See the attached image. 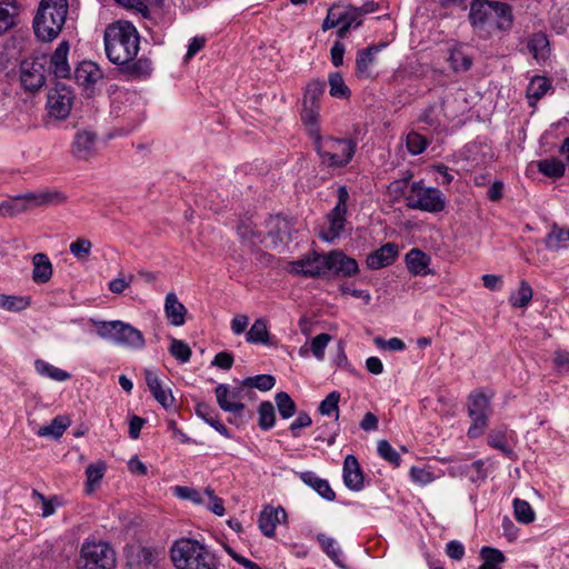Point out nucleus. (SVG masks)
Listing matches in <instances>:
<instances>
[{"mask_svg": "<svg viewBox=\"0 0 569 569\" xmlns=\"http://www.w3.org/2000/svg\"><path fill=\"white\" fill-rule=\"evenodd\" d=\"M103 42L108 60L118 66L121 73L130 78H147L151 74V60L147 57L137 58L140 36L131 22L110 23L104 29Z\"/></svg>", "mask_w": 569, "mask_h": 569, "instance_id": "obj_1", "label": "nucleus"}, {"mask_svg": "<svg viewBox=\"0 0 569 569\" xmlns=\"http://www.w3.org/2000/svg\"><path fill=\"white\" fill-rule=\"evenodd\" d=\"M468 18L475 30L487 33L509 31L513 24L511 7L501 1L473 0Z\"/></svg>", "mask_w": 569, "mask_h": 569, "instance_id": "obj_2", "label": "nucleus"}, {"mask_svg": "<svg viewBox=\"0 0 569 569\" xmlns=\"http://www.w3.org/2000/svg\"><path fill=\"white\" fill-rule=\"evenodd\" d=\"M69 10L68 0H40L32 20L38 40L51 42L61 33Z\"/></svg>", "mask_w": 569, "mask_h": 569, "instance_id": "obj_3", "label": "nucleus"}, {"mask_svg": "<svg viewBox=\"0 0 569 569\" xmlns=\"http://www.w3.org/2000/svg\"><path fill=\"white\" fill-rule=\"evenodd\" d=\"M171 559L177 569H217L216 556L193 539H181L171 548Z\"/></svg>", "mask_w": 569, "mask_h": 569, "instance_id": "obj_4", "label": "nucleus"}, {"mask_svg": "<svg viewBox=\"0 0 569 569\" xmlns=\"http://www.w3.org/2000/svg\"><path fill=\"white\" fill-rule=\"evenodd\" d=\"M315 149L323 166L328 168H345L356 153L357 142L350 138H322L319 132H317Z\"/></svg>", "mask_w": 569, "mask_h": 569, "instance_id": "obj_5", "label": "nucleus"}, {"mask_svg": "<svg viewBox=\"0 0 569 569\" xmlns=\"http://www.w3.org/2000/svg\"><path fill=\"white\" fill-rule=\"evenodd\" d=\"M117 556L104 541L84 540L81 545L77 569H114Z\"/></svg>", "mask_w": 569, "mask_h": 569, "instance_id": "obj_6", "label": "nucleus"}, {"mask_svg": "<svg viewBox=\"0 0 569 569\" xmlns=\"http://www.w3.org/2000/svg\"><path fill=\"white\" fill-rule=\"evenodd\" d=\"M406 204L410 209H419L427 212H440L446 207L443 193L432 187H427L422 181L411 183L408 193L405 194Z\"/></svg>", "mask_w": 569, "mask_h": 569, "instance_id": "obj_7", "label": "nucleus"}, {"mask_svg": "<svg viewBox=\"0 0 569 569\" xmlns=\"http://www.w3.org/2000/svg\"><path fill=\"white\" fill-rule=\"evenodd\" d=\"M97 332L103 339L133 349H142L146 343L140 330L120 320L98 322Z\"/></svg>", "mask_w": 569, "mask_h": 569, "instance_id": "obj_8", "label": "nucleus"}, {"mask_svg": "<svg viewBox=\"0 0 569 569\" xmlns=\"http://www.w3.org/2000/svg\"><path fill=\"white\" fill-rule=\"evenodd\" d=\"M490 398L482 392L473 391L468 398V413L472 425L468 429L469 438H478L483 433L490 415Z\"/></svg>", "mask_w": 569, "mask_h": 569, "instance_id": "obj_9", "label": "nucleus"}, {"mask_svg": "<svg viewBox=\"0 0 569 569\" xmlns=\"http://www.w3.org/2000/svg\"><path fill=\"white\" fill-rule=\"evenodd\" d=\"M337 198L336 206L327 216L329 228L321 234V238L328 242L339 238L345 230L347 203L349 200V192L346 186H339Z\"/></svg>", "mask_w": 569, "mask_h": 569, "instance_id": "obj_10", "label": "nucleus"}, {"mask_svg": "<svg viewBox=\"0 0 569 569\" xmlns=\"http://www.w3.org/2000/svg\"><path fill=\"white\" fill-rule=\"evenodd\" d=\"M74 94L71 88L64 84H57L47 97V109L50 117L58 120L66 119L72 108Z\"/></svg>", "mask_w": 569, "mask_h": 569, "instance_id": "obj_11", "label": "nucleus"}, {"mask_svg": "<svg viewBox=\"0 0 569 569\" xmlns=\"http://www.w3.org/2000/svg\"><path fill=\"white\" fill-rule=\"evenodd\" d=\"M327 274L331 273L338 278H350L358 273L359 267L353 258L346 256L342 251H331L326 254Z\"/></svg>", "mask_w": 569, "mask_h": 569, "instance_id": "obj_12", "label": "nucleus"}, {"mask_svg": "<svg viewBox=\"0 0 569 569\" xmlns=\"http://www.w3.org/2000/svg\"><path fill=\"white\" fill-rule=\"evenodd\" d=\"M21 86L26 91L36 92L46 83V69L38 60L23 61L20 73Z\"/></svg>", "mask_w": 569, "mask_h": 569, "instance_id": "obj_13", "label": "nucleus"}, {"mask_svg": "<svg viewBox=\"0 0 569 569\" xmlns=\"http://www.w3.org/2000/svg\"><path fill=\"white\" fill-rule=\"evenodd\" d=\"M160 551L150 547L131 548L127 553L128 569H158Z\"/></svg>", "mask_w": 569, "mask_h": 569, "instance_id": "obj_14", "label": "nucleus"}, {"mask_svg": "<svg viewBox=\"0 0 569 569\" xmlns=\"http://www.w3.org/2000/svg\"><path fill=\"white\" fill-rule=\"evenodd\" d=\"M326 254L312 252L305 259L293 262V270L305 277L317 278L327 276Z\"/></svg>", "mask_w": 569, "mask_h": 569, "instance_id": "obj_15", "label": "nucleus"}, {"mask_svg": "<svg viewBox=\"0 0 569 569\" xmlns=\"http://www.w3.org/2000/svg\"><path fill=\"white\" fill-rule=\"evenodd\" d=\"M342 478L345 486L352 491H360L365 487V476L356 456L348 455L343 460Z\"/></svg>", "mask_w": 569, "mask_h": 569, "instance_id": "obj_16", "label": "nucleus"}, {"mask_svg": "<svg viewBox=\"0 0 569 569\" xmlns=\"http://www.w3.org/2000/svg\"><path fill=\"white\" fill-rule=\"evenodd\" d=\"M97 133L91 130H78L71 146V153L79 160L89 159L96 151Z\"/></svg>", "mask_w": 569, "mask_h": 569, "instance_id": "obj_17", "label": "nucleus"}, {"mask_svg": "<svg viewBox=\"0 0 569 569\" xmlns=\"http://www.w3.org/2000/svg\"><path fill=\"white\" fill-rule=\"evenodd\" d=\"M241 391L240 388L230 391L227 385H219L214 390L219 407L226 412L241 413L244 410Z\"/></svg>", "mask_w": 569, "mask_h": 569, "instance_id": "obj_18", "label": "nucleus"}, {"mask_svg": "<svg viewBox=\"0 0 569 569\" xmlns=\"http://www.w3.org/2000/svg\"><path fill=\"white\" fill-rule=\"evenodd\" d=\"M146 383L153 398L164 408L169 409L174 405V398L169 388H164L158 373L153 370H144Z\"/></svg>", "mask_w": 569, "mask_h": 569, "instance_id": "obj_19", "label": "nucleus"}, {"mask_svg": "<svg viewBox=\"0 0 569 569\" xmlns=\"http://www.w3.org/2000/svg\"><path fill=\"white\" fill-rule=\"evenodd\" d=\"M398 254V246L396 243L388 242L368 254L366 263L369 269L378 270L390 266L397 259Z\"/></svg>", "mask_w": 569, "mask_h": 569, "instance_id": "obj_20", "label": "nucleus"}, {"mask_svg": "<svg viewBox=\"0 0 569 569\" xmlns=\"http://www.w3.org/2000/svg\"><path fill=\"white\" fill-rule=\"evenodd\" d=\"M103 78L100 67L92 61H82L74 70V79L79 86L91 89Z\"/></svg>", "mask_w": 569, "mask_h": 569, "instance_id": "obj_21", "label": "nucleus"}, {"mask_svg": "<svg viewBox=\"0 0 569 569\" xmlns=\"http://www.w3.org/2000/svg\"><path fill=\"white\" fill-rule=\"evenodd\" d=\"M287 515L283 508L266 507L259 515L258 525L259 529L266 537H273L276 527L286 519Z\"/></svg>", "mask_w": 569, "mask_h": 569, "instance_id": "obj_22", "label": "nucleus"}, {"mask_svg": "<svg viewBox=\"0 0 569 569\" xmlns=\"http://www.w3.org/2000/svg\"><path fill=\"white\" fill-rule=\"evenodd\" d=\"M69 42L61 41L50 57V69L57 78H68L70 76V66L68 62Z\"/></svg>", "mask_w": 569, "mask_h": 569, "instance_id": "obj_23", "label": "nucleus"}, {"mask_svg": "<svg viewBox=\"0 0 569 569\" xmlns=\"http://www.w3.org/2000/svg\"><path fill=\"white\" fill-rule=\"evenodd\" d=\"M32 208L60 206L67 201V196L58 189H43L38 192H29Z\"/></svg>", "mask_w": 569, "mask_h": 569, "instance_id": "obj_24", "label": "nucleus"}, {"mask_svg": "<svg viewBox=\"0 0 569 569\" xmlns=\"http://www.w3.org/2000/svg\"><path fill=\"white\" fill-rule=\"evenodd\" d=\"M164 313L171 326L180 327L186 322L187 308L178 300L174 292L166 296Z\"/></svg>", "mask_w": 569, "mask_h": 569, "instance_id": "obj_25", "label": "nucleus"}, {"mask_svg": "<svg viewBox=\"0 0 569 569\" xmlns=\"http://www.w3.org/2000/svg\"><path fill=\"white\" fill-rule=\"evenodd\" d=\"M408 271L413 276H427L432 273L429 269L430 257L420 249H411L406 254Z\"/></svg>", "mask_w": 569, "mask_h": 569, "instance_id": "obj_26", "label": "nucleus"}, {"mask_svg": "<svg viewBox=\"0 0 569 569\" xmlns=\"http://www.w3.org/2000/svg\"><path fill=\"white\" fill-rule=\"evenodd\" d=\"M299 477L305 485L312 488L325 500L333 501L336 499V492L328 480L318 477L313 471L301 472Z\"/></svg>", "mask_w": 569, "mask_h": 569, "instance_id": "obj_27", "label": "nucleus"}, {"mask_svg": "<svg viewBox=\"0 0 569 569\" xmlns=\"http://www.w3.org/2000/svg\"><path fill=\"white\" fill-rule=\"evenodd\" d=\"M385 47H387V43L382 42L379 44L369 46L358 51L356 59V70L360 77H370L371 73L369 67L373 63L375 56L378 52H380Z\"/></svg>", "mask_w": 569, "mask_h": 569, "instance_id": "obj_28", "label": "nucleus"}, {"mask_svg": "<svg viewBox=\"0 0 569 569\" xmlns=\"http://www.w3.org/2000/svg\"><path fill=\"white\" fill-rule=\"evenodd\" d=\"M29 192L20 196L12 197L0 203V214L2 217H13L24 211L31 210Z\"/></svg>", "mask_w": 569, "mask_h": 569, "instance_id": "obj_29", "label": "nucleus"}, {"mask_svg": "<svg viewBox=\"0 0 569 569\" xmlns=\"http://www.w3.org/2000/svg\"><path fill=\"white\" fill-rule=\"evenodd\" d=\"M32 280L36 283H47L52 277V263L46 253H36L32 258Z\"/></svg>", "mask_w": 569, "mask_h": 569, "instance_id": "obj_30", "label": "nucleus"}, {"mask_svg": "<svg viewBox=\"0 0 569 569\" xmlns=\"http://www.w3.org/2000/svg\"><path fill=\"white\" fill-rule=\"evenodd\" d=\"M246 340L253 345L274 346L268 330L267 321L263 318L256 319L246 333Z\"/></svg>", "mask_w": 569, "mask_h": 569, "instance_id": "obj_31", "label": "nucleus"}, {"mask_svg": "<svg viewBox=\"0 0 569 569\" xmlns=\"http://www.w3.org/2000/svg\"><path fill=\"white\" fill-rule=\"evenodd\" d=\"M196 413L203 419L209 426L217 430L221 436L229 439L231 435L228 428L219 420L216 410L207 403H198L196 406Z\"/></svg>", "mask_w": 569, "mask_h": 569, "instance_id": "obj_32", "label": "nucleus"}, {"mask_svg": "<svg viewBox=\"0 0 569 569\" xmlns=\"http://www.w3.org/2000/svg\"><path fill=\"white\" fill-rule=\"evenodd\" d=\"M447 61L456 73L468 71L472 66V58L463 51L460 44L448 49Z\"/></svg>", "mask_w": 569, "mask_h": 569, "instance_id": "obj_33", "label": "nucleus"}, {"mask_svg": "<svg viewBox=\"0 0 569 569\" xmlns=\"http://www.w3.org/2000/svg\"><path fill=\"white\" fill-rule=\"evenodd\" d=\"M19 13L17 0H3L0 2V34L6 33L16 24V18Z\"/></svg>", "mask_w": 569, "mask_h": 569, "instance_id": "obj_34", "label": "nucleus"}, {"mask_svg": "<svg viewBox=\"0 0 569 569\" xmlns=\"http://www.w3.org/2000/svg\"><path fill=\"white\" fill-rule=\"evenodd\" d=\"M316 539L319 542L323 552L333 561V563L337 567H339L341 569L347 568V566L343 562L342 557H341L342 551L333 538L328 537L327 535L320 532L316 536Z\"/></svg>", "mask_w": 569, "mask_h": 569, "instance_id": "obj_35", "label": "nucleus"}, {"mask_svg": "<svg viewBox=\"0 0 569 569\" xmlns=\"http://www.w3.org/2000/svg\"><path fill=\"white\" fill-rule=\"evenodd\" d=\"M529 52L536 60H546L549 56V40L542 32L533 33L527 43Z\"/></svg>", "mask_w": 569, "mask_h": 569, "instance_id": "obj_36", "label": "nucleus"}, {"mask_svg": "<svg viewBox=\"0 0 569 569\" xmlns=\"http://www.w3.org/2000/svg\"><path fill=\"white\" fill-rule=\"evenodd\" d=\"M537 168L540 173L552 179H559L563 177L566 171L565 163L553 157L537 161Z\"/></svg>", "mask_w": 569, "mask_h": 569, "instance_id": "obj_37", "label": "nucleus"}, {"mask_svg": "<svg viewBox=\"0 0 569 569\" xmlns=\"http://www.w3.org/2000/svg\"><path fill=\"white\" fill-rule=\"evenodd\" d=\"M70 425V420L64 416H57L47 426L41 427L38 430V436L40 437H51L53 439H59L67 428Z\"/></svg>", "mask_w": 569, "mask_h": 569, "instance_id": "obj_38", "label": "nucleus"}, {"mask_svg": "<svg viewBox=\"0 0 569 569\" xmlns=\"http://www.w3.org/2000/svg\"><path fill=\"white\" fill-rule=\"evenodd\" d=\"M480 557L483 562L479 569H501V565L506 561L502 551L491 547H482Z\"/></svg>", "mask_w": 569, "mask_h": 569, "instance_id": "obj_39", "label": "nucleus"}, {"mask_svg": "<svg viewBox=\"0 0 569 569\" xmlns=\"http://www.w3.org/2000/svg\"><path fill=\"white\" fill-rule=\"evenodd\" d=\"M326 91V82L319 79L311 80L307 86L303 94V106L319 107V100Z\"/></svg>", "mask_w": 569, "mask_h": 569, "instance_id": "obj_40", "label": "nucleus"}, {"mask_svg": "<svg viewBox=\"0 0 569 569\" xmlns=\"http://www.w3.org/2000/svg\"><path fill=\"white\" fill-rule=\"evenodd\" d=\"M107 470V466L103 461L99 460L94 463H90L86 468V486L87 491L92 492L96 486L101 481Z\"/></svg>", "mask_w": 569, "mask_h": 569, "instance_id": "obj_41", "label": "nucleus"}, {"mask_svg": "<svg viewBox=\"0 0 569 569\" xmlns=\"http://www.w3.org/2000/svg\"><path fill=\"white\" fill-rule=\"evenodd\" d=\"M533 291L526 280H521L519 288L509 297V303L513 308H526L532 299Z\"/></svg>", "mask_w": 569, "mask_h": 569, "instance_id": "obj_42", "label": "nucleus"}, {"mask_svg": "<svg viewBox=\"0 0 569 569\" xmlns=\"http://www.w3.org/2000/svg\"><path fill=\"white\" fill-rule=\"evenodd\" d=\"M513 513L517 521L529 525L535 521L536 513L530 503L520 498H515L512 501Z\"/></svg>", "mask_w": 569, "mask_h": 569, "instance_id": "obj_43", "label": "nucleus"}, {"mask_svg": "<svg viewBox=\"0 0 569 569\" xmlns=\"http://www.w3.org/2000/svg\"><path fill=\"white\" fill-rule=\"evenodd\" d=\"M329 93L333 98L347 99L350 97V89L346 86L342 76L339 72H332L328 78Z\"/></svg>", "mask_w": 569, "mask_h": 569, "instance_id": "obj_44", "label": "nucleus"}, {"mask_svg": "<svg viewBox=\"0 0 569 569\" xmlns=\"http://www.w3.org/2000/svg\"><path fill=\"white\" fill-rule=\"evenodd\" d=\"M34 367L38 373L49 377L56 381H66L70 378V375L67 371L57 368L44 360H36Z\"/></svg>", "mask_w": 569, "mask_h": 569, "instance_id": "obj_45", "label": "nucleus"}, {"mask_svg": "<svg viewBox=\"0 0 569 569\" xmlns=\"http://www.w3.org/2000/svg\"><path fill=\"white\" fill-rule=\"evenodd\" d=\"M550 89V81L546 77H533L527 87L528 99L540 100Z\"/></svg>", "mask_w": 569, "mask_h": 569, "instance_id": "obj_46", "label": "nucleus"}, {"mask_svg": "<svg viewBox=\"0 0 569 569\" xmlns=\"http://www.w3.org/2000/svg\"><path fill=\"white\" fill-rule=\"evenodd\" d=\"M274 401L282 419H289L295 416L297 406L287 392L280 391L276 393Z\"/></svg>", "mask_w": 569, "mask_h": 569, "instance_id": "obj_47", "label": "nucleus"}, {"mask_svg": "<svg viewBox=\"0 0 569 569\" xmlns=\"http://www.w3.org/2000/svg\"><path fill=\"white\" fill-rule=\"evenodd\" d=\"M569 240V229L553 224L546 237V247L550 250H558L562 243Z\"/></svg>", "mask_w": 569, "mask_h": 569, "instance_id": "obj_48", "label": "nucleus"}, {"mask_svg": "<svg viewBox=\"0 0 569 569\" xmlns=\"http://www.w3.org/2000/svg\"><path fill=\"white\" fill-rule=\"evenodd\" d=\"M258 425L262 430H269L274 426L276 412L270 401H262L258 408Z\"/></svg>", "mask_w": 569, "mask_h": 569, "instance_id": "obj_49", "label": "nucleus"}, {"mask_svg": "<svg viewBox=\"0 0 569 569\" xmlns=\"http://www.w3.org/2000/svg\"><path fill=\"white\" fill-rule=\"evenodd\" d=\"M487 441L490 447L500 450L508 457L513 453L512 449L507 445V436L503 429H492L488 435Z\"/></svg>", "mask_w": 569, "mask_h": 569, "instance_id": "obj_50", "label": "nucleus"}, {"mask_svg": "<svg viewBox=\"0 0 569 569\" xmlns=\"http://www.w3.org/2000/svg\"><path fill=\"white\" fill-rule=\"evenodd\" d=\"M30 305L28 297L8 296L0 293V308L8 311H21Z\"/></svg>", "mask_w": 569, "mask_h": 569, "instance_id": "obj_51", "label": "nucleus"}, {"mask_svg": "<svg viewBox=\"0 0 569 569\" xmlns=\"http://www.w3.org/2000/svg\"><path fill=\"white\" fill-rule=\"evenodd\" d=\"M169 352L173 358H176L181 363L188 362L192 355L189 345L183 340H179L176 338H171Z\"/></svg>", "mask_w": 569, "mask_h": 569, "instance_id": "obj_52", "label": "nucleus"}, {"mask_svg": "<svg viewBox=\"0 0 569 569\" xmlns=\"http://www.w3.org/2000/svg\"><path fill=\"white\" fill-rule=\"evenodd\" d=\"M242 385L250 388H257L260 391H269L276 385V378L271 375H258L248 377L242 381Z\"/></svg>", "mask_w": 569, "mask_h": 569, "instance_id": "obj_53", "label": "nucleus"}, {"mask_svg": "<svg viewBox=\"0 0 569 569\" xmlns=\"http://www.w3.org/2000/svg\"><path fill=\"white\" fill-rule=\"evenodd\" d=\"M377 451L378 455L389 463L393 465L395 467L400 466L401 459L399 453L387 440L382 439L378 441Z\"/></svg>", "mask_w": 569, "mask_h": 569, "instance_id": "obj_54", "label": "nucleus"}, {"mask_svg": "<svg viewBox=\"0 0 569 569\" xmlns=\"http://www.w3.org/2000/svg\"><path fill=\"white\" fill-rule=\"evenodd\" d=\"M92 243L86 238H78L70 243L69 250L78 260H86L91 253Z\"/></svg>", "mask_w": 569, "mask_h": 569, "instance_id": "obj_55", "label": "nucleus"}, {"mask_svg": "<svg viewBox=\"0 0 569 569\" xmlns=\"http://www.w3.org/2000/svg\"><path fill=\"white\" fill-rule=\"evenodd\" d=\"M339 400H340V393L338 391L330 392L321 402L319 406V411L323 416H330L331 413L336 412V418L339 417Z\"/></svg>", "mask_w": 569, "mask_h": 569, "instance_id": "obj_56", "label": "nucleus"}, {"mask_svg": "<svg viewBox=\"0 0 569 569\" xmlns=\"http://www.w3.org/2000/svg\"><path fill=\"white\" fill-rule=\"evenodd\" d=\"M406 142L408 151L415 156L422 153L428 146V140L418 132L408 133Z\"/></svg>", "mask_w": 569, "mask_h": 569, "instance_id": "obj_57", "label": "nucleus"}, {"mask_svg": "<svg viewBox=\"0 0 569 569\" xmlns=\"http://www.w3.org/2000/svg\"><path fill=\"white\" fill-rule=\"evenodd\" d=\"M332 337L329 333H320L310 342V350L318 360L325 359V350Z\"/></svg>", "mask_w": 569, "mask_h": 569, "instance_id": "obj_58", "label": "nucleus"}, {"mask_svg": "<svg viewBox=\"0 0 569 569\" xmlns=\"http://www.w3.org/2000/svg\"><path fill=\"white\" fill-rule=\"evenodd\" d=\"M343 22L342 8L339 6H332L327 13L326 19L322 22V30H329L336 28Z\"/></svg>", "mask_w": 569, "mask_h": 569, "instance_id": "obj_59", "label": "nucleus"}, {"mask_svg": "<svg viewBox=\"0 0 569 569\" xmlns=\"http://www.w3.org/2000/svg\"><path fill=\"white\" fill-rule=\"evenodd\" d=\"M318 109L317 106H303V111L301 112V119L306 126L310 127V132L316 136L318 131L317 120H318Z\"/></svg>", "mask_w": 569, "mask_h": 569, "instance_id": "obj_60", "label": "nucleus"}, {"mask_svg": "<svg viewBox=\"0 0 569 569\" xmlns=\"http://www.w3.org/2000/svg\"><path fill=\"white\" fill-rule=\"evenodd\" d=\"M342 24L347 26L349 29L358 28L362 23L361 16L359 14L357 7L355 6H347L342 8Z\"/></svg>", "mask_w": 569, "mask_h": 569, "instance_id": "obj_61", "label": "nucleus"}, {"mask_svg": "<svg viewBox=\"0 0 569 569\" xmlns=\"http://www.w3.org/2000/svg\"><path fill=\"white\" fill-rule=\"evenodd\" d=\"M270 230L269 234L277 237L282 240L284 234L289 233L288 221L281 217L271 218L269 221Z\"/></svg>", "mask_w": 569, "mask_h": 569, "instance_id": "obj_62", "label": "nucleus"}, {"mask_svg": "<svg viewBox=\"0 0 569 569\" xmlns=\"http://www.w3.org/2000/svg\"><path fill=\"white\" fill-rule=\"evenodd\" d=\"M409 473L411 480L420 486H426L435 479L433 473L425 468L412 467Z\"/></svg>", "mask_w": 569, "mask_h": 569, "instance_id": "obj_63", "label": "nucleus"}, {"mask_svg": "<svg viewBox=\"0 0 569 569\" xmlns=\"http://www.w3.org/2000/svg\"><path fill=\"white\" fill-rule=\"evenodd\" d=\"M174 492L181 499L190 500L198 505L203 503V498H202L201 493L196 489H192L189 487L177 486L174 488Z\"/></svg>", "mask_w": 569, "mask_h": 569, "instance_id": "obj_64", "label": "nucleus"}]
</instances>
